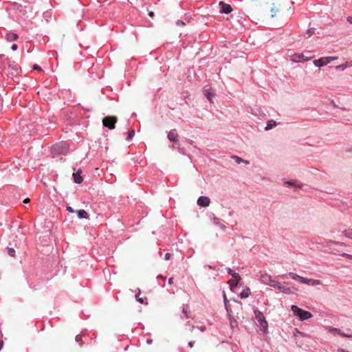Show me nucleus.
Segmentation results:
<instances>
[{"label": "nucleus", "mask_w": 352, "mask_h": 352, "mask_svg": "<svg viewBox=\"0 0 352 352\" xmlns=\"http://www.w3.org/2000/svg\"><path fill=\"white\" fill-rule=\"evenodd\" d=\"M289 276L292 279L298 280L300 283L306 284L308 285L316 286V285H320L322 284V282L320 280L307 278L300 276H299L295 273H293V272H289L287 275H283V276Z\"/></svg>", "instance_id": "nucleus-1"}, {"label": "nucleus", "mask_w": 352, "mask_h": 352, "mask_svg": "<svg viewBox=\"0 0 352 352\" xmlns=\"http://www.w3.org/2000/svg\"><path fill=\"white\" fill-rule=\"evenodd\" d=\"M291 309L294 314L301 321L308 320L313 316V315L309 311L303 310L296 305H292L291 307Z\"/></svg>", "instance_id": "nucleus-2"}, {"label": "nucleus", "mask_w": 352, "mask_h": 352, "mask_svg": "<svg viewBox=\"0 0 352 352\" xmlns=\"http://www.w3.org/2000/svg\"><path fill=\"white\" fill-rule=\"evenodd\" d=\"M254 316L256 319L257 320L259 324L260 331L263 332L264 333L267 332L268 323L265 319V317L261 311L259 310H254Z\"/></svg>", "instance_id": "nucleus-3"}, {"label": "nucleus", "mask_w": 352, "mask_h": 352, "mask_svg": "<svg viewBox=\"0 0 352 352\" xmlns=\"http://www.w3.org/2000/svg\"><path fill=\"white\" fill-rule=\"evenodd\" d=\"M259 280L262 283L270 285V287H274L277 286V280L272 278V276L267 273L261 274Z\"/></svg>", "instance_id": "nucleus-4"}, {"label": "nucleus", "mask_w": 352, "mask_h": 352, "mask_svg": "<svg viewBox=\"0 0 352 352\" xmlns=\"http://www.w3.org/2000/svg\"><path fill=\"white\" fill-rule=\"evenodd\" d=\"M290 60L295 63H301L307 61L312 58V56H307L303 53H294L289 55Z\"/></svg>", "instance_id": "nucleus-5"}, {"label": "nucleus", "mask_w": 352, "mask_h": 352, "mask_svg": "<svg viewBox=\"0 0 352 352\" xmlns=\"http://www.w3.org/2000/svg\"><path fill=\"white\" fill-rule=\"evenodd\" d=\"M326 329L333 336L339 335L342 337L346 338H352V333H345L340 329L332 327H327Z\"/></svg>", "instance_id": "nucleus-6"}, {"label": "nucleus", "mask_w": 352, "mask_h": 352, "mask_svg": "<svg viewBox=\"0 0 352 352\" xmlns=\"http://www.w3.org/2000/svg\"><path fill=\"white\" fill-rule=\"evenodd\" d=\"M116 122L117 118L114 116L105 117L102 120L103 125L110 129H113L115 128V124Z\"/></svg>", "instance_id": "nucleus-7"}, {"label": "nucleus", "mask_w": 352, "mask_h": 352, "mask_svg": "<svg viewBox=\"0 0 352 352\" xmlns=\"http://www.w3.org/2000/svg\"><path fill=\"white\" fill-rule=\"evenodd\" d=\"M68 148L67 144L65 142H62L58 144H56L54 146V150L56 151L58 154H65Z\"/></svg>", "instance_id": "nucleus-8"}, {"label": "nucleus", "mask_w": 352, "mask_h": 352, "mask_svg": "<svg viewBox=\"0 0 352 352\" xmlns=\"http://www.w3.org/2000/svg\"><path fill=\"white\" fill-rule=\"evenodd\" d=\"M313 63H314V65L318 67H324L329 63V60L327 56L322 57L319 59L314 60Z\"/></svg>", "instance_id": "nucleus-9"}, {"label": "nucleus", "mask_w": 352, "mask_h": 352, "mask_svg": "<svg viewBox=\"0 0 352 352\" xmlns=\"http://www.w3.org/2000/svg\"><path fill=\"white\" fill-rule=\"evenodd\" d=\"M210 204V199L208 197L201 196L197 199V204L199 206L208 207Z\"/></svg>", "instance_id": "nucleus-10"}, {"label": "nucleus", "mask_w": 352, "mask_h": 352, "mask_svg": "<svg viewBox=\"0 0 352 352\" xmlns=\"http://www.w3.org/2000/svg\"><path fill=\"white\" fill-rule=\"evenodd\" d=\"M274 288L278 289L280 292L285 294H292V291L290 287L280 285L278 280H277V286L274 287Z\"/></svg>", "instance_id": "nucleus-11"}, {"label": "nucleus", "mask_w": 352, "mask_h": 352, "mask_svg": "<svg viewBox=\"0 0 352 352\" xmlns=\"http://www.w3.org/2000/svg\"><path fill=\"white\" fill-rule=\"evenodd\" d=\"M204 93L205 96L208 98L210 102H212V98L214 96V92L212 90V88L210 86H206L204 88Z\"/></svg>", "instance_id": "nucleus-12"}, {"label": "nucleus", "mask_w": 352, "mask_h": 352, "mask_svg": "<svg viewBox=\"0 0 352 352\" xmlns=\"http://www.w3.org/2000/svg\"><path fill=\"white\" fill-rule=\"evenodd\" d=\"M219 6L221 8V12L225 14H229L232 12V9L230 5L226 4L223 1L219 3Z\"/></svg>", "instance_id": "nucleus-13"}, {"label": "nucleus", "mask_w": 352, "mask_h": 352, "mask_svg": "<svg viewBox=\"0 0 352 352\" xmlns=\"http://www.w3.org/2000/svg\"><path fill=\"white\" fill-rule=\"evenodd\" d=\"M285 184H286L287 186H292L296 188H301L302 187V184L296 180L285 182Z\"/></svg>", "instance_id": "nucleus-14"}, {"label": "nucleus", "mask_w": 352, "mask_h": 352, "mask_svg": "<svg viewBox=\"0 0 352 352\" xmlns=\"http://www.w3.org/2000/svg\"><path fill=\"white\" fill-rule=\"evenodd\" d=\"M178 134L175 129H173L168 132L167 138L171 142H177V141Z\"/></svg>", "instance_id": "nucleus-15"}, {"label": "nucleus", "mask_w": 352, "mask_h": 352, "mask_svg": "<svg viewBox=\"0 0 352 352\" xmlns=\"http://www.w3.org/2000/svg\"><path fill=\"white\" fill-rule=\"evenodd\" d=\"M212 221L214 225L219 227L221 230H224L226 229V225L224 224L223 221H222L217 217H214L212 219Z\"/></svg>", "instance_id": "nucleus-16"}, {"label": "nucleus", "mask_w": 352, "mask_h": 352, "mask_svg": "<svg viewBox=\"0 0 352 352\" xmlns=\"http://www.w3.org/2000/svg\"><path fill=\"white\" fill-rule=\"evenodd\" d=\"M241 277L239 276V274H238V277L236 278H233L232 279H230L229 281H228V284L230 285V289L232 291H234V287H236L240 280Z\"/></svg>", "instance_id": "nucleus-17"}, {"label": "nucleus", "mask_w": 352, "mask_h": 352, "mask_svg": "<svg viewBox=\"0 0 352 352\" xmlns=\"http://www.w3.org/2000/svg\"><path fill=\"white\" fill-rule=\"evenodd\" d=\"M78 217L79 219H88L89 214L85 210H78L76 211Z\"/></svg>", "instance_id": "nucleus-18"}, {"label": "nucleus", "mask_w": 352, "mask_h": 352, "mask_svg": "<svg viewBox=\"0 0 352 352\" xmlns=\"http://www.w3.org/2000/svg\"><path fill=\"white\" fill-rule=\"evenodd\" d=\"M232 158L233 160H234L235 162H236V164H241V163H243V164H245V165H248V164H250V162H249V161H248V160H243V159H242V158H241V157H238V156H236V155H232Z\"/></svg>", "instance_id": "nucleus-19"}, {"label": "nucleus", "mask_w": 352, "mask_h": 352, "mask_svg": "<svg viewBox=\"0 0 352 352\" xmlns=\"http://www.w3.org/2000/svg\"><path fill=\"white\" fill-rule=\"evenodd\" d=\"M277 125L276 121L270 120L267 121L266 126L265 127V131H269L275 127Z\"/></svg>", "instance_id": "nucleus-20"}, {"label": "nucleus", "mask_w": 352, "mask_h": 352, "mask_svg": "<svg viewBox=\"0 0 352 352\" xmlns=\"http://www.w3.org/2000/svg\"><path fill=\"white\" fill-rule=\"evenodd\" d=\"M80 172L78 171L73 174L74 182L76 184H80L82 182V177L80 175Z\"/></svg>", "instance_id": "nucleus-21"}, {"label": "nucleus", "mask_w": 352, "mask_h": 352, "mask_svg": "<svg viewBox=\"0 0 352 352\" xmlns=\"http://www.w3.org/2000/svg\"><path fill=\"white\" fill-rule=\"evenodd\" d=\"M250 289L248 287H245L243 289V291L240 293L239 296L241 298H246L250 296Z\"/></svg>", "instance_id": "nucleus-22"}, {"label": "nucleus", "mask_w": 352, "mask_h": 352, "mask_svg": "<svg viewBox=\"0 0 352 352\" xmlns=\"http://www.w3.org/2000/svg\"><path fill=\"white\" fill-rule=\"evenodd\" d=\"M17 38V34L12 32L8 33L6 36V40L8 41H15Z\"/></svg>", "instance_id": "nucleus-23"}, {"label": "nucleus", "mask_w": 352, "mask_h": 352, "mask_svg": "<svg viewBox=\"0 0 352 352\" xmlns=\"http://www.w3.org/2000/svg\"><path fill=\"white\" fill-rule=\"evenodd\" d=\"M228 315H229V318H230V323L231 327L232 329L236 327L238 325L237 321L235 319L231 318L229 313H228Z\"/></svg>", "instance_id": "nucleus-24"}, {"label": "nucleus", "mask_w": 352, "mask_h": 352, "mask_svg": "<svg viewBox=\"0 0 352 352\" xmlns=\"http://www.w3.org/2000/svg\"><path fill=\"white\" fill-rule=\"evenodd\" d=\"M342 234L347 238L352 239V230H344Z\"/></svg>", "instance_id": "nucleus-25"}, {"label": "nucleus", "mask_w": 352, "mask_h": 352, "mask_svg": "<svg viewBox=\"0 0 352 352\" xmlns=\"http://www.w3.org/2000/svg\"><path fill=\"white\" fill-rule=\"evenodd\" d=\"M140 294V289H138V292L135 295V299L137 301H138L140 303H144V299L142 298H141V296H139Z\"/></svg>", "instance_id": "nucleus-26"}, {"label": "nucleus", "mask_w": 352, "mask_h": 352, "mask_svg": "<svg viewBox=\"0 0 352 352\" xmlns=\"http://www.w3.org/2000/svg\"><path fill=\"white\" fill-rule=\"evenodd\" d=\"M7 252L10 256H15V250L13 248H8L7 249Z\"/></svg>", "instance_id": "nucleus-27"}, {"label": "nucleus", "mask_w": 352, "mask_h": 352, "mask_svg": "<svg viewBox=\"0 0 352 352\" xmlns=\"http://www.w3.org/2000/svg\"><path fill=\"white\" fill-rule=\"evenodd\" d=\"M228 274H230V275H232V276L233 278H237L238 277V274L237 273L233 272V270H232L230 268H228Z\"/></svg>", "instance_id": "nucleus-28"}, {"label": "nucleus", "mask_w": 352, "mask_h": 352, "mask_svg": "<svg viewBox=\"0 0 352 352\" xmlns=\"http://www.w3.org/2000/svg\"><path fill=\"white\" fill-rule=\"evenodd\" d=\"M346 67H347V65L342 64V65H340L336 66V68L337 70H344Z\"/></svg>", "instance_id": "nucleus-29"}, {"label": "nucleus", "mask_w": 352, "mask_h": 352, "mask_svg": "<svg viewBox=\"0 0 352 352\" xmlns=\"http://www.w3.org/2000/svg\"><path fill=\"white\" fill-rule=\"evenodd\" d=\"M315 32V30L314 28H310L309 29L307 32H306V34H307V37H310Z\"/></svg>", "instance_id": "nucleus-30"}, {"label": "nucleus", "mask_w": 352, "mask_h": 352, "mask_svg": "<svg viewBox=\"0 0 352 352\" xmlns=\"http://www.w3.org/2000/svg\"><path fill=\"white\" fill-rule=\"evenodd\" d=\"M135 135V131L134 130H132L129 133V135H128V137H127V140H131L133 136Z\"/></svg>", "instance_id": "nucleus-31"}, {"label": "nucleus", "mask_w": 352, "mask_h": 352, "mask_svg": "<svg viewBox=\"0 0 352 352\" xmlns=\"http://www.w3.org/2000/svg\"><path fill=\"white\" fill-rule=\"evenodd\" d=\"M223 301H224V304H225V306H226V308L227 309V311L229 312V310H228V300H227V298H226V294H223Z\"/></svg>", "instance_id": "nucleus-32"}, {"label": "nucleus", "mask_w": 352, "mask_h": 352, "mask_svg": "<svg viewBox=\"0 0 352 352\" xmlns=\"http://www.w3.org/2000/svg\"><path fill=\"white\" fill-rule=\"evenodd\" d=\"M328 60H329V63H330L331 61L333 60H337L338 59V57L337 56H327Z\"/></svg>", "instance_id": "nucleus-33"}, {"label": "nucleus", "mask_w": 352, "mask_h": 352, "mask_svg": "<svg viewBox=\"0 0 352 352\" xmlns=\"http://www.w3.org/2000/svg\"><path fill=\"white\" fill-rule=\"evenodd\" d=\"M271 12H272L271 17H272V18L276 16L275 8H272Z\"/></svg>", "instance_id": "nucleus-34"}, {"label": "nucleus", "mask_w": 352, "mask_h": 352, "mask_svg": "<svg viewBox=\"0 0 352 352\" xmlns=\"http://www.w3.org/2000/svg\"><path fill=\"white\" fill-rule=\"evenodd\" d=\"M342 256L344 257H346L348 258H351L352 259V255L351 254H346V253H343L342 254Z\"/></svg>", "instance_id": "nucleus-35"}, {"label": "nucleus", "mask_w": 352, "mask_h": 352, "mask_svg": "<svg viewBox=\"0 0 352 352\" xmlns=\"http://www.w3.org/2000/svg\"><path fill=\"white\" fill-rule=\"evenodd\" d=\"M66 209H67V210L69 212H71V213L74 212V209H73L71 206H67Z\"/></svg>", "instance_id": "nucleus-36"}, {"label": "nucleus", "mask_w": 352, "mask_h": 352, "mask_svg": "<svg viewBox=\"0 0 352 352\" xmlns=\"http://www.w3.org/2000/svg\"><path fill=\"white\" fill-rule=\"evenodd\" d=\"M75 340H76V341L77 342H80V341H81V340H82L81 336H80V335H77V336H76V338H75Z\"/></svg>", "instance_id": "nucleus-37"}, {"label": "nucleus", "mask_w": 352, "mask_h": 352, "mask_svg": "<svg viewBox=\"0 0 352 352\" xmlns=\"http://www.w3.org/2000/svg\"><path fill=\"white\" fill-rule=\"evenodd\" d=\"M33 68H34V69L37 70V71H39L41 69V67L38 66V65H34Z\"/></svg>", "instance_id": "nucleus-38"}, {"label": "nucleus", "mask_w": 352, "mask_h": 352, "mask_svg": "<svg viewBox=\"0 0 352 352\" xmlns=\"http://www.w3.org/2000/svg\"><path fill=\"white\" fill-rule=\"evenodd\" d=\"M177 25H185V23H184V21H180V20H178V21H177Z\"/></svg>", "instance_id": "nucleus-39"}, {"label": "nucleus", "mask_w": 352, "mask_h": 352, "mask_svg": "<svg viewBox=\"0 0 352 352\" xmlns=\"http://www.w3.org/2000/svg\"><path fill=\"white\" fill-rule=\"evenodd\" d=\"M170 258V254L166 253L165 254V260L168 261Z\"/></svg>", "instance_id": "nucleus-40"}, {"label": "nucleus", "mask_w": 352, "mask_h": 352, "mask_svg": "<svg viewBox=\"0 0 352 352\" xmlns=\"http://www.w3.org/2000/svg\"><path fill=\"white\" fill-rule=\"evenodd\" d=\"M346 20L349 23L352 24V16H348Z\"/></svg>", "instance_id": "nucleus-41"}, {"label": "nucleus", "mask_w": 352, "mask_h": 352, "mask_svg": "<svg viewBox=\"0 0 352 352\" xmlns=\"http://www.w3.org/2000/svg\"><path fill=\"white\" fill-rule=\"evenodd\" d=\"M17 47H17V45H16V44H13V45H12V47H11V48H12V50H16L17 49Z\"/></svg>", "instance_id": "nucleus-42"}, {"label": "nucleus", "mask_w": 352, "mask_h": 352, "mask_svg": "<svg viewBox=\"0 0 352 352\" xmlns=\"http://www.w3.org/2000/svg\"><path fill=\"white\" fill-rule=\"evenodd\" d=\"M183 312H184L185 314H186V313H187V309H186V307H185L184 306L183 307Z\"/></svg>", "instance_id": "nucleus-43"}, {"label": "nucleus", "mask_w": 352, "mask_h": 352, "mask_svg": "<svg viewBox=\"0 0 352 352\" xmlns=\"http://www.w3.org/2000/svg\"><path fill=\"white\" fill-rule=\"evenodd\" d=\"M193 344H194V342H192V341H191V342H188V346H189L190 347H192Z\"/></svg>", "instance_id": "nucleus-44"}, {"label": "nucleus", "mask_w": 352, "mask_h": 352, "mask_svg": "<svg viewBox=\"0 0 352 352\" xmlns=\"http://www.w3.org/2000/svg\"><path fill=\"white\" fill-rule=\"evenodd\" d=\"M23 202H24L25 204H28V203H29V202H30V199H28V198L25 199L23 201Z\"/></svg>", "instance_id": "nucleus-45"}, {"label": "nucleus", "mask_w": 352, "mask_h": 352, "mask_svg": "<svg viewBox=\"0 0 352 352\" xmlns=\"http://www.w3.org/2000/svg\"><path fill=\"white\" fill-rule=\"evenodd\" d=\"M173 278H169V280H168V283H169V284H172V283H173Z\"/></svg>", "instance_id": "nucleus-46"}, {"label": "nucleus", "mask_w": 352, "mask_h": 352, "mask_svg": "<svg viewBox=\"0 0 352 352\" xmlns=\"http://www.w3.org/2000/svg\"><path fill=\"white\" fill-rule=\"evenodd\" d=\"M151 342H152V340H146V343H147L148 344H150Z\"/></svg>", "instance_id": "nucleus-47"}, {"label": "nucleus", "mask_w": 352, "mask_h": 352, "mask_svg": "<svg viewBox=\"0 0 352 352\" xmlns=\"http://www.w3.org/2000/svg\"><path fill=\"white\" fill-rule=\"evenodd\" d=\"M148 14L150 16H153L154 15V13L153 12H149Z\"/></svg>", "instance_id": "nucleus-48"}, {"label": "nucleus", "mask_w": 352, "mask_h": 352, "mask_svg": "<svg viewBox=\"0 0 352 352\" xmlns=\"http://www.w3.org/2000/svg\"><path fill=\"white\" fill-rule=\"evenodd\" d=\"M348 151H349L352 152V144H351V146L349 148Z\"/></svg>", "instance_id": "nucleus-49"}, {"label": "nucleus", "mask_w": 352, "mask_h": 352, "mask_svg": "<svg viewBox=\"0 0 352 352\" xmlns=\"http://www.w3.org/2000/svg\"><path fill=\"white\" fill-rule=\"evenodd\" d=\"M329 245L331 244H336V243L335 241H330L329 242Z\"/></svg>", "instance_id": "nucleus-50"}, {"label": "nucleus", "mask_w": 352, "mask_h": 352, "mask_svg": "<svg viewBox=\"0 0 352 352\" xmlns=\"http://www.w3.org/2000/svg\"><path fill=\"white\" fill-rule=\"evenodd\" d=\"M201 331H204L205 329V327H200Z\"/></svg>", "instance_id": "nucleus-51"}, {"label": "nucleus", "mask_w": 352, "mask_h": 352, "mask_svg": "<svg viewBox=\"0 0 352 352\" xmlns=\"http://www.w3.org/2000/svg\"><path fill=\"white\" fill-rule=\"evenodd\" d=\"M339 244H340V245H344V243H339Z\"/></svg>", "instance_id": "nucleus-52"}]
</instances>
